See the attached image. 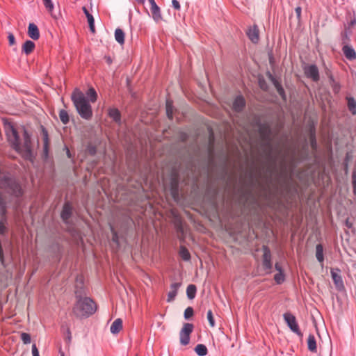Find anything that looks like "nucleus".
Masks as SVG:
<instances>
[{
	"mask_svg": "<svg viewBox=\"0 0 356 356\" xmlns=\"http://www.w3.org/2000/svg\"><path fill=\"white\" fill-rule=\"evenodd\" d=\"M6 132L11 146L22 156L30 159L31 157V142L27 131L22 129L19 132L13 126L8 125Z\"/></svg>",
	"mask_w": 356,
	"mask_h": 356,
	"instance_id": "nucleus-1",
	"label": "nucleus"
},
{
	"mask_svg": "<svg viewBox=\"0 0 356 356\" xmlns=\"http://www.w3.org/2000/svg\"><path fill=\"white\" fill-rule=\"evenodd\" d=\"M77 300L73 307L74 314L79 318L88 317L97 310V305L90 298L79 297L78 291H76Z\"/></svg>",
	"mask_w": 356,
	"mask_h": 356,
	"instance_id": "nucleus-2",
	"label": "nucleus"
},
{
	"mask_svg": "<svg viewBox=\"0 0 356 356\" xmlns=\"http://www.w3.org/2000/svg\"><path fill=\"white\" fill-rule=\"evenodd\" d=\"M72 99L81 118L86 120L90 119L92 112L91 106L84 94L78 89H76L72 95Z\"/></svg>",
	"mask_w": 356,
	"mask_h": 356,
	"instance_id": "nucleus-3",
	"label": "nucleus"
},
{
	"mask_svg": "<svg viewBox=\"0 0 356 356\" xmlns=\"http://www.w3.org/2000/svg\"><path fill=\"white\" fill-rule=\"evenodd\" d=\"M258 129L261 141L266 145L268 152V154L270 155L273 150L270 128L268 124H259Z\"/></svg>",
	"mask_w": 356,
	"mask_h": 356,
	"instance_id": "nucleus-4",
	"label": "nucleus"
},
{
	"mask_svg": "<svg viewBox=\"0 0 356 356\" xmlns=\"http://www.w3.org/2000/svg\"><path fill=\"white\" fill-rule=\"evenodd\" d=\"M193 330V325L186 323L184 324L182 329L179 332L180 343L181 345L186 346L189 343L190 335Z\"/></svg>",
	"mask_w": 356,
	"mask_h": 356,
	"instance_id": "nucleus-5",
	"label": "nucleus"
},
{
	"mask_svg": "<svg viewBox=\"0 0 356 356\" xmlns=\"http://www.w3.org/2000/svg\"><path fill=\"white\" fill-rule=\"evenodd\" d=\"M283 316L291 330L298 335L301 336L302 333L299 329L296 317L291 313H285Z\"/></svg>",
	"mask_w": 356,
	"mask_h": 356,
	"instance_id": "nucleus-6",
	"label": "nucleus"
},
{
	"mask_svg": "<svg viewBox=\"0 0 356 356\" xmlns=\"http://www.w3.org/2000/svg\"><path fill=\"white\" fill-rule=\"evenodd\" d=\"M263 258H262V266L264 270L266 273H270L272 270V262H271V254L269 248L267 246L263 247Z\"/></svg>",
	"mask_w": 356,
	"mask_h": 356,
	"instance_id": "nucleus-7",
	"label": "nucleus"
},
{
	"mask_svg": "<svg viewBox=\"0 0 356 356\" xmlns=\"http://www.w3.org/2000/svg\"><path fill=\"white\" fill-rule=\"evenodd\" d=\"M152 17L155 22H159L162 19L160 8L157 6L154 0H148Z\"/></svg>",
	"mask_w": 356,
	"mask_h": 356,
	"instance_id": "nucleus-8",
	"label": "nucleus"
},
{
	"mask_svg": "<svg viewBox=\"0 0 356 356\" xmlns=\"http://www.w3.org/2000/svg\"><path fill=\"white\" fill-rule=\"evenodd\" d=\"M307 76L311 78L313 81H317L319 79L318 70L314 65H309L305 68Z\"/></svg>",
	"mask_w": 356,
	"mask_h": 356,
	"instance_id": "nucleus-9",
	"label": "nucleus"
},
{
	"mask_svg": "<svg viewBox=\"0 0 356 356\" xmlns=\"http://www.w3.org/2000/svg\"><path fill=\"white\" fill-rule=\"evenodd\" d=\"M247 35L253 43H257L259 40V29L257 26L254 25L250 27L247 31Z\"/></svg>",
	"mask_w": 356,
	"mask_h": 356,
	"instance_id": "nucleus-10",
	"label": "nucleus"
},
{
	"mask_svg": "<svg viewBox=\"0 0 356 356\" xmlns=\"http://www.w3.org/2000/svg\"><path fill=\"white\" fill-rule=\"evenodd\" d=\"M72 213V207L70 203H65L61 212V218L65 223H68Z\"/></svg>",
	"mask_w": 356,
	"mask_h": 356,
	"instance_id": "nucleus-11",
	"label": "nucleus"
},
{
	"mask_svg": "<svg viewBox=\"0 0 356 356\" xmlns=\"http://www.w3.org/2000/svg\"><path fill=\"white\" fill-rule=\"evenodd\" d=\"M180 286H181V283H179V282L172 283L170 285V289L168 293V299H167L168 302H172L174 300V299L175 298V297L177 294V291H178L179 288L180 287Z\"/></svg>",
	"mask_w": 356,
	"mask_h": 356,
	"instance_id": "nucleus-12",
	"label": "nucleus"
},
{
	"mask_svg": "<svg viewBox=\"0 0 356 356\" xmlns=\"http://www.w3.org/2000/svg\"><path fill=\"white\" fill-rule=\"evenodd\" d=\"M28 35L33 40H38L40 38V32L38 26L33 24L30 23L28 27Z\"/></svg>",
	"mask_w": 356,
	"mask_h": 356,
	"instance_id": "nucleus-13",
	"label": "nucleus"
},
{
	"mask_svg": "<svg viewBox=\"0 0 356 356\" xmlns=\"http://www.w3.org/2000/svg\"><path fill=\"white\" fill-rule=\"evenodd\" d=\"M245 105V102L242 96H238L236 97L233 102L232 108L236 112H240L243 110Z\"/></svg>",
	"mask_w": 356,
	"mask_h": 356,
	"instance_id": "nucleus-14",
	"label": "nucleus"
},
{
	"mask_svg": "<svg viewBox=\"0 0 356 356\" xmlns=\"http://www.w3.org/2000/svg\"><path fill=\"white\" fill-rule=\"evenodd\" d=\"M342 51L347 59L353 60L356 58V52L352 47L344 45L342 48Z\"/></svg>",
	"mask_w": 356,
	"mask_h": 356,
	"instance_id": "nucleus-15",
	"label": "nucleus"
},
{
	"mask_svg": "<svg viewBox=\"0 0 356 356\" xmlns=\"http://www.w3.org/2000/svg\"><path fill=\"white\" fill-rule=\"evenodd\" d=\"M122 329V321L121 318H117L112 323L110 330L113 334H118Z\"/></svg>",
	"mask_w": 356,
	"mask_h": 356,
	"instance_id": "nucleus-16",
	"label": "nucleus"
},
{
	"mask_svg": "<svg viewBox=\"0 0 356 356\" xmlns=\"http://www.w3.org/2000/svg\"><path fill=\"white\" fill-rule=\"evenodd\" d=\"M35 49V44L31 40H26L22 45V51L26 54H30Z\"/></svg>",
	"mask_w": 356,
	"mask_h": 356,
	"instance_id": "nucleus-17",
	"label": "nucleus"
},
{
	"mask_svg": "<svg viewBox=\"0 0 356 356\" xmlns=\"http://www.w3.org/2000/svg\"><path fill=\"white\" fill-rule=\"evenodd\" d=\"M332 278L337 288H341L343 286V281L340 275L337 273L331 271Z\"/></svg>",
	"mask_w": 356,
	"mask_h": 356,
	"instance_id": "nucleus-18",
	"label": "nucleus"
},
{
	"mask_svg": "<svg viewBox=\"0 0 356 356\" xmlns=\"http://www.w3.org/2000/svg\"><path fill=\"white\" fill-rule=\"evenodd\" d=\"M308 349L312 352L316 351V342L314 335L309 334L307 339Z\"/></svg>",
	"mask_w": 356,
	"mask_h": 356,
	"instance_id": "nucleus-19",
	"label": "nucleus"
},
{
	"mask_svg": "<svg viewBox=\"0 0 356 356\" xmlns=\"http://www.w3.org/2000/svg\"><path fill=\"white\" fill-rule=\"evenodd\" d=\"M115 39L120 44L124 42V33L120 29H117L115 31Z\"/></svg>",
	"mask_w": 356,
	"mask_h": 356,
	"instance_id": "nucleus-20",
	"label": "nucleus"
},
{
	"mask_svg": "<svg viewBox=\"0 0 356 356\" xmlns=\"http://www.w3.org/2000/svg\"><path fill=\"white\" fill-rule=\"evenodd\" d=\"M316 257L317 260L320 263H323V261L324 260L323 248L322 245H321V244H318L316 247Z\"/></svg>",
	"mask_w": 356,
	"mask_h": 356,
	"instance_id": "nucleus-21",
	"label": "nucleus"
},
{
	"mask_svg": "<svg viewBox=\"0 0 356 356\" xmlns=\"http://www.w3.org/2000/svg\"><path fill=\"white\" fill-rule=\"evenodd\" d=\"M196 286L194 284H190L186 289L187 296L189 299L192 300L195 298L196 294Z\"/></svg>",
	"mask_w": 356,
	"mask_h": 356,
	"instance_id": "nucleus-22",
	"label": "nucleus"
},
{
	"mask_svg": "<svg viewBox=\"0 0 356 356\" xmlns=\"http://www.w3.org/2000/svg\"><path fill=\"white\" fill-rule=\"evenodd\" d=\"M348 100V107L349 111L352 113V114H356V101L353 97L347 98Z\"/></svg>",
	"mask_w": 356,
	"mask_h": 356,
	"instance_id": "nucleus-23",
	"label": "nucleus"
},
{
	"mask_svg": "<svg viewBox=\"0 0 356 356\" xmlns=\"http://www.w3.org/2000/svg\"><path fill=\"white\" fill-rule=\"evenodd\" d=\"M109 116L113 118L116 122L120 120V113L116 108H111L108 112Z\"/></svg>",
	"mask_w": 356,
	"mask_h": 356,
	"instance_id": "nucleus-24",
	"label": "nucleus"
},
{
	"mask_svg": "<svg viewBox=\"0 0 356 356\" xmlns=\"http://www.w3.org/2000/svg\"><path fill=\"white\" fill-rule=\"evenodd\" d=\"M195 350L196 353L200 356H204L207 353V348L203 344H198L196 346Z\"/></svg>",
	"mask_w": 356,
	"mask_h": 356,
	"instance_id": "nucleus-25",
	"label": "nucleus"
},
{
	"mask_svg": "<svg viewBox=\"0 0 356 356\" xmlns=\"http://www.w3.org/2000/svg\"><path fill=\"white\" fill-rule=\"evenodd\" d=\"M166 113L167 116L169 119H172L173 118V106L172 102L168 99L166 101Z\"/></svg>",
	"mask_w": 356,
	"mask_h": 356,
	"instance_id": "nucleus-26",
	"label": "nucleus"
},
{
	"mask_svg": "<svg viewBox=\"0 0 356 356\" xmlns=\"http://www.w3.org/2000/svg\"><path fill=\"white\" fill-rule=\"evenodd\" d=\"M179 254L184 261H188L191 258V254L188 250L184 247H181Z\"/></svg>",
	"mask_w": 356,
	"mask_h": 356,
	"instance_id": "nucleus-27",
	"label": "nucleus"
},
{
	"mask_svg": "<svg viewBox=\"0 0 356 356\" xmlns=\"http://www.w3.org/2000/svg\"><path fill=\"white\" fill-rule=\"evenodd\" d=\"M59 118H60L61 122L64 124H66L69 122V115L66 111H65V110L60 111Z\"/></svg>",
	"mask_w": 356,
	"mask_h": 356,
	"instance_id": "nucleus-28",
	"label": "nucleus"
},
{
	"mask_svg": "<svg viewBox=\"0 0 356 356\" xmlns=\"http://www.w3.org/2000/svg\"><path fill=\"white\" fill-rule=\"evenodd\" d=\"M87 95L90 97V101L92 102H95L97 100V95L94 88H89V90H88Z\"/></svg>",
	"mask_w": 356,
	"mask_h": 356,
	"instance_id": "nucleus-29",
	"label": "nucleus"
},
{
	"mask_svg": "<svg viewBox=\"0 0 356 356\" xmlns=\"http://www.w3.org/2000/svg\"><path fill=\"white\" fill-rule=\"evenodd\" d=\"M274 280L277 284H281L284 280V275L282 272L277 273L274 276Z\"/></svg>",
	"mask_w": 356,
	"mask_h": 356,
	"instance_id": "nucleus-30",
	"label": "nucleus"
},
{
	"mask_svg": "<svg viewBox=\"0 0 356 356\" xmlns=\"http://www.w3.org/2000/svg\"><path fill=\"white\" fill-rule=\"evenodd\" d=\"M207 319L209 321L210 326L212 327H214L215 326V321H214L213 313H212L211 310H209L207 312Z\"/></svg>",
	"mask_w": 356,
	"mask_h": 356,
	"instance_id": "nucleus-31",
	"label": "nucleus"
},
{
	"mask_svg": "<svg viewBox=\"0 0 356 356\" xmlns=\"http://www.w3.org/2000/svg\"><path fill=\"white\" fill-rule=\"evenodd\" d=\"M21 339L25 344L31 343V336L28 333L23 332L21 334Z\"/></svg>",
	"mask_w": 356,
	"mask_h": 356,
	"instance_id": "nucleus-32",
	"label": "nucleus"
},
{
	"mask_svg": "<svg viewBox=\"0 0 356 356\" xmlns=\"http://www.w3.org/2000/svg\"><path fill=\"white\" fill-rule=\"evenodd\" d=\"M193 316V309L191 307H187L184 311V318L188 319Z\"/></svg>",
	"mask_w": 356,
	"mask_h": 356,
	"instance_id": "nucleus-33",
	"label": "nucleus"
},
{
	"mask_svg": "<svg viewBox=\"0 0 356 356\" xmlns=\"http://www.w3.org/2000/svg\"><path fill=\"white\" fill-rule=\"evenodd\" d=\"M44 5L49 12H51L54 9V4L51 0H43Z\"/></svg>",
	"mask_w": 356,
	"mask_h": 356,
	"instance_id": "nucleus-34",
	"label": "nucleus"
},
{
	"mask_svg": "<svg viewBox=\"0 0 356 356\" xmlns=\"http://www.w3.org/2000/svg\"><path fill=\"white\" fill-rule=\"evenodd\" d=\"M8 39L9 44L10 46L15 44V43H16L15 38L13 33H8Z\"/></svg>",
	"mask_w": 356,
	"mask_h": 356,
	"instance_id": "nucleus-35",
	"label": "nucleus"
},
{
	"mask_svg": "<svg viewBox=\"0 0 356 356\" xmlns=\"http://www.w3.org/2000/svg\"><path fill=\"white\" fill-rule=\"evenodd\" d=\"M295 12L296 13V16H297L298 22H300L301 19L302 8L300 6H298L297 8H296Z\"/></svg>",
	"mask_w": 356,
	"mask_h": 356,
	"instance_id": "nucleus-36",
	"label": "nucleus"
},
{
	"mask_svg": "<svg viewBox=\"0 0 356 356\" xmlns=\"http://www.w3.org/2000/svg\"><path fill=\"white\" fill-rule=\"evenodd\" d=\"M275 87L277 88V90L278 92V93L282 96L283 97L284 96V89L281 87V86H280L279 84H275Z\"/></svg>",
	"mask_w": 356,
	"mask_h": 356,
	"instance_id": "nucleus-37",
	"label": "nucleus"
},
{
	"mask_svg": "<svg viewBox=\"0 0 356 356\" xmlns=\"http://www.w3.org/2000/svg\"><path fill=\"white\" fill-rule=\"evenodd\" d=\"M32 354L33 356H40L38 350L35 344L32 346Z\"/></svg>",
	"mask_w": 356,
	"mask_h": 356,
	"instance_id": "nucleus-38",
	"label": "nucleus"
},
{
	"mask_svg": "<svg viewBox=\"0 0 356 356\" xmlns=\"http://www.w3.org/2000/svg\"><path fill=\"white\" fill-rule=\"evenodd\" d=\"M172 6L176 9V10H179L180 9V4L179 3L178 1L177 0H172Z\"/></svg>",
	"mask_w": 356,
	"mask_h": 356,
	"instance_id": "nucleus-39",
	"label": "nucleus"
},
{
	"mask_svg": "<svg viewBox=\"0 0 356 356\" xmlns=\"http://www.w3.org/2000/svg\"><path fill=\"white\" fill-rule=\"evenodd\" d=\"M111 229H113L111 228ZM112 232H113V241L115 242V243H118V234L115 232H114L113 230H112Z\"/></svg>",
	"mask_w": 356,
	"mask_h": 356,
	"instance_id": "nucleus-40",
	"label": "nucleus"
},
{
	"mask_svg": "<svg viewBox=\"0 0 356 356\" xmlns=\"http://www.w3.org/2000/svg\"><path fill=\"white\" fill-rule=\"evenodd\" d=\"M48 144V138H47V132L44 131V145L45 149L47 147Z\"/></svg>",
	"mask_w": 356,
	"mask_h": 356,
	"instance_id": "nucleus-41",
	"label": "nucleus"
},
{
	"mask_svg": "<svg viewBox=\"0 0 356 356\" xmlns=\"http://www.w3.org/2000/svg\"><path fill=\"white\" fill-rule=\"evenodd\" d=\"M87 19H88V24H94V18L92 17V15H89L87 17Z\"/></svg>",
	"mask_w": 356,
	"mask_h": 356,
	"instance_id": "nucleus-42",
	"label": "nucleus"
},
{
	"mask_svg": "<svg viewBox=\"0 0 356 356\" xmlns=\"http://www.w3.org/2000/svg\"><path fill=\"white\" fill-rule=\"evenodd\" d=\"M275 269L278 271V273L282 272V266L278 263L275 264Z\"/></svg>",
	"mask_w": 356,
	"mask_h": 356,
	"instance_id": "nucleus-43",
	"label": "nucleus"
},
{
	"mask_svg": "<svg viewBox=\"0 0 356 356\" xmlns=\"http://www.w3.org/2000/svg\"><path fill=\"white\" fill-rule=\"evenodd\" d=\"M89 27H90L91 32L95 33V24H89Z\"/></svg>",
	"mask_w": 356,
	"mask_h": 356,
	"instance_id": "nucleus-44",
	"label": "nucleus"
},
{
	"mask_svg": "<svg viewBox=\"0 0 356 356\" xmlns=\"http://www.w3.org/2000/svg\"><path fill=\"white\" fill-rule=\"evenodd\" d=\"M83 10L84 13L86 14V17L90 15L88 10L86 9V8L83 7Z\"/></svg>",
	"mask_w": 356,
	"mask_h": 356,
	"instance_id": "nucleus-45",
	"label": "nucleus"
},
{
	"mask_svg": "<svg viewBox=\"0 0 356 356\" xmlns=\"http://www.w3.org/2000/svg\"><path fill=\"white\" fill-rule=\"evenodd\" d=\"M76 282H80V284H82V283H83V278H82L81 277H77V279H76Z\"/></svg>",
	"mask_w": 356,
	"mask_h": 356,
	"instance_id": "nucleus-46",
	"label": "nucleus"
},
{
	"mask_svg": "<svg viewBox=\"0 0 356 356\" xmlns=\"http://www.w3.org/2000/svg\"><path fill=\"white\" fill-rule=\"evenodd\" d=\"M139 3H143L145 0H136Z\"/></svg>",
	"mask_w": 356,
	"mask_h": 356,
	"instance_id": "nucleus-47",
	"label": "nucleus"
},
{
	"mask_svg": "<svg viewBox=\"0 0 356 356\" xmlns=\"http://www.w3.org/2000/svg\"><path fill=\"white\" fill-rule=\"evenodd\" d=\"M67 154L68 157H70V156H70V151H69V150H67Z\"/></svg>",
	"mask_w": 356,
	"mask_h": 356,
	"instance_id": "nucleus-48",
	"label": "nucleus"
},
{
	"mask_svg": "<svg viewBox=\"0 0 356 356\" xmlns=\"http://www.w3.org/2000/svg\"><path fill=\"white\" fill-rule=\"evenodd\" d=\"M354 191H356V184H355V181H354Z\"/></svg>",
	"mask_w": 356,
	"mask_h": 356,
	"instance_id": "nucleus-49",
	"label": "nucleus"
},
{
	"mask_svg": "<svg viewBox=\"0 0 356 356\" xmlns=\"http://www.w3.org/2000/svg\"><path fill=\"white\" fill-rule=\"evenodd\" d=\"M355 23V20L351 21V25H353Z\"/></svg>",
	"mask_w": 356,
	"mask_h": 356,
	"instance_id": "nucleus-50",
	"label": "nucleus"
},
{
	"mask_svg": "<svg viewBox=\"0 0 356 356\" xmlns=\"http://www.w3.org/2000/svg\"><path fill=\"white\" fill-rule=\"evenodd\" d=\"M137 356V355H136Z\"/></svg>",
	"mask_w": 356,
	"mask_h": 356,
	"instance_id": "nucleus-51",
	"label": "nucleus"
}]
</instances>
